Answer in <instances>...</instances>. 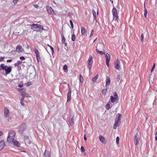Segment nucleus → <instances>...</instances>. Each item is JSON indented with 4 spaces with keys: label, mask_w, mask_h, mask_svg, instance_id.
<instances>
[{
    "label": "nucleus",
    "mask_w": 157,
    "mask_h": 157,
    "mask_svg": "<svg viewBox=\"0 0 157 157\" xmlns=\"http://www.w3.org/2000/svg\"><path fill=\"white\" fill-rule=\"evenodd\" d=\"M15 133L14 131L11 130L9 131L7 139V142L10 143L14 140Z\"/></svg>",
    "instance_id": "obj_1"
},
{
    "label": "nucleus",
    "mask_w": 157,
    "mask_h": 157,
    "mask_svg": "<svg viewBox=\"0 0 157 157\" xmlns=\"http://www.w3.org/2000/svg\"><path fill=\"white\" fill-rule=\"evenodd\" d=\"M26 124L25 123H23L21 124L18 127V130L19 132H23V131L26 129Z\"/></svg>",
    "instance_id": "obj_2"
},
{
    "label": "nucleus",
    "mask_w": 157,
    "mask_h": 157,
    "mask_svg": "<svg viewBox=\"0 0 157 157\" xmlns=\"http://www.w3.org/2000/svg\"><path fill=\"white\" fill-rule=\"evenodd\" d=\"M46 9L49 14L52 15H53L55 14L54 11L51 6H47Z\"/></svg>",
    "instance_id": "obj_3"
},
{
    "label": "nucleus",
    "mask_w": 157,
    "mask_h": 157,
    "mask_svg": "<svg viewBox=\"0 0 157 157\" xmlns=\"http://www.w3.org/2000/svg\"><path fill=\"white\" fill-rule=\"evenodd\" d=\"M10 111L7 107H5L4 109V115L5 117L7 118L9 117Z\"/></svg>",
    "instance_id": "obj_4"
},
{
    "label": "nucleus",
    "mask_w": 157,
    "mask_h": 157,
    "mask_svg": "<svg viewBox=\"0 0 157 157\" xmlns=\"http://www.w3.org/2000/svg\"><path fill=\"white\" fill-rule=\"evenodd\" d=\"M39 24H33L31 25V29L34 31H36Z\"/></svg>",
    "instance_id": "obj_5"
},
{
    "label": "nucleus",
    "mask_w": 157,
    "mask_h": 157,
    "mask_svg": "<svg viewBox=\"0 0 157 157\" xmlns=\"http://www.w3.org/2000/svg\"><path fill=\"white\" fill-rule=\"evenodd\" d=\"M71 89L69 88L67 94V102L70 101L71 100Z\"/></svg>",
    "instance_id": "obj_6"
},
{
    "label": "nucleus",
    "mask_w": 157,
    "mask_h": 157,
    "mask_svg": "<svg viewBox=\"0 0 157 157\" xmlns=\"http://www.w3.org/2000/svg\"><path fill=\"white\" fill-rule=\"evenodd\" d=\"M5 142L3 140L0 141V151H1L5 147Z\"/></svg>",
    "instance_id": "obj_7"
},
{
    "label": "nucleus",
    "mask_w": 157,
    "mask_h": 157,
    "mask_svg": "<svg viewBox=\"0 0 157 157\" xmlns=\"http://www.w3.org/2000/svg\"><path fill=\"white\" fill-rule=\"evenodd\" d=\"M17 51L18 53H20L22 52V46L20 45H18L16 48Z\"/></svg>",
    "instance_id": "obj_8"
},
{
    "label": "nucleus",
    "mask_w": 157,
    "mask_h": 157,
    "mask_svg": "<svg viewBox=\"0 0 157 157\" xmlns=\"http://www.w3.org/2000/svg\"><path fill=\"white\" fill-rule=\"evenodd\" d=\"M81 33L84 36L86 35V31L85 29L83 27H81Z\"/></svg>",
    "instance_id": "obj_9"
},
{
    "label": "nucleus",
    "mask_w": 157,
    "mask_h": 157,
    "mask_svg": "<svg viewBox=\"0 0 157 157\" xmlns=\"http://www.w3.org/2000/svg\"><path fill=\"white\" fill-rule=\"evenodd\" d=\"M38 29H39L37 30L36 31L40 32H41L42 31L45 30V29H44L43 27L39 24L38 27Z\"/></svg>",
    "instance_id": "obj_10"
},
{
    "label": "nucleus",
    "mask_w": 157,
    "mask_h": 157,
    "mask_svg": "<svg viewBox=\"0 0 157 157\" xmlns=\"http://www.w3.org/2000/svg\"><path fill=\"white\" fill-rule=\"evenodd\" d=\"M44 157H51V154L48 151H47L46 150L44 152Z\"/></svg>",
    "instance_id": "obj_11"
},
{
    "label": "nucleus",
    "mask_w": 157,
    "mask_h": 157,
    "mask_svg": "<svg viewBox=\"0 0 157 157\" xmlns=\"http://www.w3.org/2000/svg\"><path fill=\"white\" fill-rule=\"evenodd\" d=\"M12 142L13 143L14 145H15L17 147H20V144L18 141L14 140H13Z\"/></svg>",
    "instance_id": "obj_12"
},
{
    "label": "nucleus",
    "mask_w": 157,
    "mask_h": 157,
    "mask_svg": "<svg viewBox=\"0 0 157 157\" xmlns=\"http://www.w3.org/2000/svg\"><path fill=\"white\" fill-rule=\"evenodd\" d=\"M61 36H62V43L63 44H64L65 45V46H66L67 45V43L65 42V38L64 37L63 34H61Z\"/></svg>",
    "instance_id": "obj_13"
},
{
    "label": "nucleus",
    "mask_w": 157,
    "mask_h": 157,
    "mask_svg": "<svg viewBox=\"0 0 157 157\" xmlns=\"http://www.w3.org/2000/svg\"><path fill=\"white\" fill-rule=\"evenodd\" d=\"M17 90L19 92H21V94L23 92H25L26 91V90L25 88H23L22 89L17 88Z\"/></svg>",
    "instance_id": "obj_14"
},
{
    "label": "nucleus",
    "mask_w": 157,
    "mask_h": 157,
    "mask_svg": "<svg viewBox=\"0 0 157 157\" xmlns=\"http://www.w3.org/2000/svg\"><path fill=\"white\" fill-rule=\"evenodd\" d=\"M21 95L22 96H24V97H30V96H29V94H28L25 93V92L22 93V94H21Z\"/></svg>",
    "instance_id": "obj_15"
},
{
    "label": "nucleus",
    "mask_w": 157,
    "mask_h": 157,
    "mask_svg": "<svg viewBox=\"0 0 157 157\" xmlns=\"http://www.w3.org/2000/svg\"><path fill=\"white\" fill-rule=\"evenodd\" d=\"M34 52L36 55V56L40 55L39 52L38 50L36 48H34Z\"/></svg>",
    "instance_id": "obj_16"
},
{
    "label": "nucleus",
    "mask_w": 157,
    "mask_h": 157,
    "mask_svg": "<svg viewBox=\"0 0 157 157\" xmlns=\"http://www.w3.org/2000/svg\"><path fill=\"white\" fill-rule=\"evenodd\" d=\"M7 66H5L4 64H2L0 66V69H6Z\"/></svg>",
    "instance_id": "obj_17"
},
{
    "label": "nucleus",
    "mask_w": 157,
    "mask_h": 157,
    "mask_svg": "<svg viewBox=\"0 0 157 157\" xmlns=\"http://www.w3.org/2000/svg\"><path fill=\"white\" fill-rule=\"evenodd\" d=\"M48 47H49V48H50L51 51H52V54H53L54 53V49L53 48L52 46H51L50 45H49L48 44Z\"/></svg>",
    "instance_id": "obj_18"
},
{
    "label": "nucleus",
    "mask_w": 157,
    "mask_h": 157,
    "mask_svg": "<svg viewBox=\"0 0 157 157\" xmlns=\"http://www.w3.org/2000/svg\"><path fill=\"white\" fill-rule=\"evenodd\" d=\"M36 56L37 61L38 62H39L40 61V55Z\"/></svg>",
    "instance_id": "obj_19"
},
{
    "label": "nucleus",
    "mask_w": 157,
    "mask_h": 157,
    "mask_svg": "<svg viewBox=\"0 0 157 157\" xmlns=\"http://www.w3.org/2000/svg\"><path fill=\"white\" fill-rule=\"evenodd\" d=\"M5 72L7 75V74L10 72L11 71L12 69H5Z\"/></svg>",
    "instance_id": "obj_20"
},
{
    "label": "nucleus",
    "mask_w": 157,
    "mask_h": 157,
    "mask_svg": "<svg viewBox=\"0 0 157 157\" xmlns=\"http://www.w3.org/2000/svg\"><path fill=\"white\" fill-rule=\"evenodd\" d=\"M75 35L73 34L72 36L71 40L73 41H75Z\"/></svg>",
    "instance_id": "obj_21"
},
{
    "label": "nucleus",
    "mask_w": 157,
    "mask_h": 157,
    "mask_svg": "<svg viewBox=\"0 0 157 157\" xmlns=\"http://www.w3.org/2000/svg\"><path fill=\"white\" fill-rule=\"evenodd\" d=\"M79 79L81 82H83V78L81 75H80Z\"/></svg>",
    "instance_id": "obj_22"
},
{
    "label": "nucleus",
    "mask_w": 157,
    "mask_h": 157,
    "mask_svg": "<svg viewBox=\"0 0 157 157\" xmlns=\"http://www.w3.org/2000/svg\"><path fill=\"white\" fill-rule=\"evenodd\" d=\"M32 82H29L26 83L25 84V85L27 86H29L31 85H32Z\"/></svg>",
    "instance_id": "obj_23"
},
{
    "label": "nucleus",
    "mask_w": 157,
    "mask_h": 157,
    "mask_svg": "<svg viewBox=\"0 0 157 157\" xmlns=\"http://www.w3.org/2000/svg\"><path fill=\"white\" fill-rule=\"evenodd\" d=\"M81 151L82 152H84L85 151V149L83 146H82L81 147Z\"/></svg>",
    "instance_id": "obj_24"
},
{
    "label": "nucleus",
    "mask_w": 157,
    "mask_h": 157,
    "mask_svg": "<svg viewBox=\"0 0 157 157\" xmlns=\"http://www.w3.org/2000/svg\"><path fill=\"white\" fill-rule=\"evenodd\" d=\"M70 24H71V28H73L74 27H73V23L72 22V21L71 20H70Z\"/></svg>",
    "instance_id": "obj_25"
},
{
    "label": "nucleus",
    "mask_w": 157,
    "mask_h": 157,
    "mask_svg": "<svg viewBox=\"0 0 157 157\" xmlns=\"http://www.w3.org/2000/svg\"><path fill=\"white\" fill-rule=\"evenodd\" d=\"M18 86L20 88L22 87L23 86V84L21 83L18 84Z\"/></svg>",
    "instance_id": "obj_26"
},
{
    "label": "nucleus",
    "mask_w": 157,
    "mask_h": 157,
    "mask_svg": "<svg viewBox=\"0 0 157 157\" xmlns=\"http://www.w3.org/2000/svg\"><path fill=\"white\" fill-rule=\"evenodd\" d=\"M20 58L22 60H24L25 59V58L23 56H21L20 57Z\"/></svg>",
    "instance_id": "obj_27"
},
{
    "label": "nucleus",
    "mask_w": 157,
    "mask_h": 157,
    "mask_svg": "<svg viewBox=\"0 0 157 157\" xmlns=\"http://www.w3.org/2000/svg\"><path fill=\"white\" fill-rule=\"evenodd\" d=\"M67 66L66 65L63 66V69H67Z\"/></svg>",
    "instance_id": "obj_28"
},
{
    "label": "nucleus",
    "mask_w": 157,
    "mask_h": 157,
    "mask_svg": "<svg viewBox=\"0 0 157 157\" xmlns=\"http://www.w3.org/2000/svg\"><path fill=\"white\" fill-rule=\"evenodd\" d=\"M18 0H13V2L14 4H16L18 2Z\"/></svg>",
    "instance_id": "obj_29"
},
{
    "label": "nucleus",
    "mask_w": 157,
    "mask_h": 157,
    "mask_svg": "<svg viewBox=\"0 0 157 157\" xmlns=\"http://www.w3.org/2000/svg\"><path fill=\"white\" fill-rule=\"evenodd\" d=\"M4 58V57H0V62L2 61Z\"/></svg>",
    "instance_id": "obj_30"
},
{
    "label": "nucleus",
    "mask_w": 157,
    "mask_h": 157,
    "mask_svg": "<svg viewBox=\"0 0 157 157\" xmlns=\"http://www.w3.org/2000/svg\"><path fill=\"white\" fill-rule=\"evenodd\" d=\"M17 63H19V65H20V64H21L22 63V62L21 61H20V60H19V61H17Z\"/></svg>",
    "instance_id": "obj_31"
},
{
    "label": "nucleus",
    "mask_w": 157,
    "mask_h": 157,
    "mask_svg": "<svg viewBox=\"0 0 157 157\" xmlns=\"http://www.w3.org/2000/svg\"><path fill=\"white\" fill-rule=\"evenodd\" d=\"M21 104L22 106H24V103L23 101H21Z\"/></svg>",
    "instance_id": "obj_32"
},
{
    "label": "nucleus",
    "mask_w": 157,
    "mask_h": 157,
    "mask_svg": "<svg viewBox=\"0 0 157 157\" xmlns=\"http://www.w3.org/2000/svg\"><path fill=\"white\" fill-rule=\"evenodd\" d=\"M19 65V64L17 63H16L14 64V66H18Z\"/></svg>",
    "instance_id": "obj_33"
},
{
    "label": "nucleus",
    "mask_w": 157,
    "mask_h": 157,
    "mask_svg": "<svg viewBox=\"0 0 157 157\" xmlns=\"http://www.w3.org/2000/svg\"><path fill=\"white\" fill-rule=\"evenodd\" d=\"M24 96H22L21 101H24Z\"/></svg>",
    "instance_id": "obj_34"
},
{
    "label": "nucleus",
    "mask_w": 157,
    "mask_h": 157,
    "mask_svg": "<svg viewBox=\"0 0 157 157\" xmlns=\"http://www.w3.org/2000/svg\"><path fill=\"white\" fill-rule=\"evenodd\" d=\"M34 6L36 8H37L38 7H39L36 4L34 5Z\"/></svg>",
    "instance_id": "obj_35"
},
{
    "label": "nucleus",
    "mask_w": 157,
    "mask_h": 157,
    "mask_svg": "<svg viewBox=\"0 0 157 157\" xmlns=\"http://www.w3.org/2000/svg\"><path fill=\"white\" fill-rule=\"evenodd\" d=\"M84 139L86 141L87 140L86 137V136L85 134H84Z\"/></svg>",
    "instance_id": "obj_36"
},
{
    "label": "nucleus",
    "mask_w": 157,
    "mask_h": 157,
    "mask_svg": "<svg viewBox=\"0 0 157 157\" xmlns=\"http://www.w3.org/2000/svg\"><path fill=\"white\" fill-rule=\"evenodd\" d=\"M12 61V59H8L7 60V62H11Z\"/></svg>",
    "instance_id": "obj_37"
},
{
    "label": "nucleus",
    "mask_w": 157,
    "mask_h": 157,
    "mask_svg": "<svg viewBox=\"0 0 157 157\" xmlns=\"http://www.w3.org/2000/svg\"><path fill=\"white\" fill-rule=\"evenodd\" d=\"M71 121L72 124H73L74 123V120L72 119H71Z\"/></svg>",
    "instance_id": "obj_38"
},
{
    "label": "nucleus",
    "mask_w": 157,
    "mask_h": 157,
    "mask_svg": "<svg viewBox=\"0 0 157 157\" xmlns=\"http://www.w3.org/2000/svg\"><path fill=\"white\" fill-rule=\"evenodd\" d=\"M3 135V133L2 131H0V136Z\"/></svg>",
    "instance_id": "obj_39"
},
{
    "label": "nucleus",
    "mask_w": 157,
    "mask_h": 157,
    "mask_svg": "<svg viewBox=\"0 0 157 157\" xmlns=\"http://www.w3.org/2000/svg\"><path fill=\"white\" fill-rule=\"evenodd\" d=\"M64 72H67L68 71V69H64Z\"/></svg>",
    "instance_id": "obj_40"
},
{
    "label": "nucleus",
    "mask_w": 157,
    "mask_h": 157,
    "mask_svg": "<svg viewBox=\"0 0 157 157\" xmlns=\"http://www.w3.org/2000/svg\"><path fill=\"white\" fill-rule=\"evenodd\" d=\"M53 3H54L55 4V5H56V2H55V1H53V2H52Z\"/></svg>",
    "instance_id": "obj_41"
},
{
    "label": "nucleus",
    "mask_w": 157,
    "mask_h": 157,
    "mask_svg": "<svg viewBox=\"0 0 157 157\" xmlns=\"http://www.w3.org/2000/svg\"><path fill=\"white\" fill-rule=\"evenodd\" d=\"M6 69H11V67H6Z\"/></svg>",
    "instance_id": "obj_42"
},
{
    "label": "nucleus",
    "mask_w": 157,
    "mask_h": 157,
    "mask_svg": "<svg viewBox=\"0 0 157 157\" xmlns=\"http://www.w3.org/2000/svg\"><path fill=\"white\" fill-rule=\"evenodd\" d=\"M88 62V61H87V62Z\"/></svg>",
    "instance_id": "obj_43"
}]
</instances>
